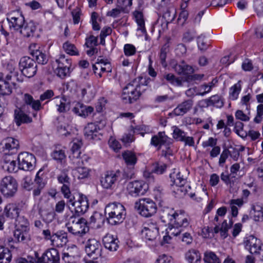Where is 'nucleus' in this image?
Segmentation results:
<instances>
[{"instance_id":"nucleus-31","label":"nucleus","mask_w":263,"mask_h":263,"mask_svg":"<svg viewBox=\"0 0 263 263\" xmlns=\"http://www.w3.org/2000/svg\"><path fill=\"white\" fill-rule=\"evenodd\" d=\"M4 213L8 218H16L20 213V209L14 203L8 204L4 209Z\"/></svg>"},{"instance_id":"nucleus-3","label":"nucleus","mask_w":263,"mask_h":263,"mask_svg":"<svg viewBox=\"0 0 263 263\" xmlns=\"http://www.w3.org/2000/svg\"><path fill=\"white\" fill-rule=\"evenodd\" d=\"M105 213L108 222L111 225L121 223L126 215L124 206L120 203L116 202L110 203L105 206Z\"/></svg>"},{"instance_id":"nucleus-6","label":"nucleus","mask_w":263,"mask_h":263,"mask_svg":"<svg viewBox=\"0 0 263 263\" xmlns=\"http://www.w3.org/2000/svg\"><path fill=\"white\" fill-rule=\"evenodd\" d=\"M69 199L67 202V205L70 209V205L74 208V212L76 215L80 216L84 214L89 208V203L87 197L82 194L79 195V198L77 200H74V197L71 195V196L68 198Z\"/></svg>"},{"instance_id":"nucleus-15","label":"nucleus","mask_w":263,"mask_h":263,"mask_svg":"<svg viewBox=\"0 0 263 263\" xmlns=\"http://www.w3.org/2000/svg\"><path fill=\"white\" fill-rule=\"evenodd\" d=\"M71 143L72 145L69 157L72 161V163L74 164L79 165L82 162V160L80 158L81 154L80 148L82 145V141L78 139H76Z\"/></svg>"},{"instance_id":"nucleus-11","label":"nucleus","mask_w":263,"mask_h":263,"mask_svg":"<svg viewBox=\"0 0 263 263\" xmlns=\"http://www.w3.org/2000/svg\"><path fill=\"white\" fill-rule=\"evenodd\" d=\"M18 168L24 171L32 170L35 162V158L28 152L20 153L17 157Z\"/></svg>"},{"instance_id":"nucleus-17","label":"nucleus","mask_w":263,"mask_h":263,"mask_svg":"<svg viewBox=\"0 0 263 263\" xmlns=\"http://www.w3.org/2000/svg\"><path fill=\"white\" fill-rule=\"evenodd\" d=\"M121 172L119 171H108L106 173L104 177L101 179L102 186L106 189L112 187L117 180L120 176Z\"/></svg>"},{"instance_id":"nucleus-36","label":"nucleus","mask_w":263,"mask_h":263,"mask_svg":"<svg viewBox=\"0 0 263 263\" xmlns=\"http://www.w3.org/2000/svg\"><path fill=\"white\" fill-rule=\"evenodd\" d=\"M23 101L27 105H30L35 111L39 110L42 108L40 100H34L30 95L25 93L23 97Z\"/></svg>"},{"instance_id":"nucleus-52","label":"nucleus","mask_w":263,"mask_h":263,"mask_svg":"<svg viewBox=\"0 0 263 263\" xmlns=\"http://www.w3.org/2000/svg\"><path fill=\"white\" fill-rule=\"evenodd\" d=\"M33 57L35 58L36 63L38 64L45 65L47 63L48 61L46 55L41 51H36Z\"/></svg>"},{"instance_id":"nucleus-54","label":"nucleus","mask_w":263,"mask_h":263,"mask_svg":"<svg viewBox=\"0 0 263 263\" xmlns=\"http://www.w3.org/2000/svg\"><path fill=\"white\" fill-rule=\"evenodd\" d=\"M186 9H181V11L178 18V22L181 25L184 24L188 18L189 13Z\"/></svg>"},{"instance_id":"nucleus-25","label":"nucleus","mask_w":263,"mask_h":263,"mask_svg":"<svg viewBox=\"0 0 263 263\" xmlns=\"http://www.w3.org/2000/svg\"><path fill=\"white\" fill-rule=\"evenodd\" d=\"M135 209L139 214L144 217H148V198H140L136 201L135 205Z\"/></svg>"},{"instance_id":"nucleus-33","label":"nucleus","mask_w":263,"mask_h":263,"mask_svg":"<svg viewBox=\"0 0 263 263\" xmlns=\"http://www.w3.org/2000/svg\"><path fill=\"white\" fill-rule=\"evenodd\" d=\"M251 214L253 215V218L255 221H261L263 220V206L256 203L252 206Z\"/></svg>"},{"instance_id":"nucleus-57","label":"nucleus","mask_w":263,"mask_h":263,"mask_svg":"<svg viewBox=\"0 0 263 263\" xmlns=\"http://www.w3.org/2000/svg\"><path fill=\"white\" fill-rule=\"evenodd\" d=\"M84 107L85 105L80 103H78L76 106L72 108V111L78 116L84 117Z\"/></svg>"},{"instance_id":"nucleus-40","label":"nucleus","mask_w":263,"mask_h":263,"mask_svg":"<svg viewBox=\"0 0 263 263\" xmlns=\"http://www.w3.org/2000/svg\"><path fill=\"white\" fill-rule=\"evenodd\" d=\"M122 157L125 163L128 166L135 165L137 159L135 154L130 151H126L122 153Z\"/></svg>"},{"instance_id":"nucleus-51","label":"nucleus","mask_w":263,"mask_h":263,"mask_svg":"<svg viewBox=\"0 0 263 263\" xmlns=\"http://www.w3.org/2000/svg\"><path fill=\"white\" fill-rule=\"evenodd\" d=\"M234 130L238 136L242 138H245L247 136V133L243 130V124L240 121L235 123Z\"/></svg>"},{"instance_id":"nucleus-64","label":"nucleus","mask_w":263,"mask_h":263,"mask_svg":"<svg viewBox=\"0 0 263 263\" xmlns=\"http://www.w3.org/2000/svg\"><path fill=\"white\" fill-rule=\"evenodd\" d=\"M235 118L242 121H248L250 120V117L241 110H238L235 112Z\"/></svg>"},{"instance_id":"nucleus-56","label":"nucleus","mask_w":263,"mask_h":263,"mask_svg":"<svg viewBox=\"0 0 263 263\" xmlns=\"http://www.w3.org/2000/svg\"><path fill=\"white\" fill-rule=\"evenodd\" d=\"M63 48L64 49L65 51L69 54H77V49L73 44H71L67 42L63 44Z\"/></svg>"},{"instance_id":"nucleus-22","label":"nucleus","mask_w":263,"mask_h":263,"mask_svg":"<svg viewBox=\"0 0 263 263\" xmlns=\"http://www.w3.org/2000/svg\"><path fill=\"white\" fill-rule=\"evenodd\" d=\"M103 242L106 249L111 251H115L117 250L119 246V240L112 235L107 234L103 238Z\"/></svg>"},{"instance_id":"nucleus-16","label":"nucleus","mask_w":263,"mask_h":263,"mask_svg":"<svg viewBox=\"0 0 263 263\" xmlns=\"http://www.w3.org/2000/svg\"><path fill=\"white\" fill-rule=\"evenodd\" d=\"M12 68L13 67H11L9 69L11 74H7L6 80L4 79L3 73H0V93L3 95H10L12 92V88L8 81L11 79L12 77H17L16 72L12 71Z\"/></svg>"},{"instance_id":"nucleus-10","label":"nucleus","mask_w":263,"mask_h":263,"mask_svg":"<svg viewBox=\"0 0 263 263\" xmlns=\"http://www.w3.org/2000/svg\"><path fill=\"white\" fill-rule=\"evenodd\" d=\"M34 254L35 257L37 258V263H60V254L56 249L50 248L46 250L41 257L36 252Z\"/></svg>"},{"instance_id":"nucleus-12","label":"nucleus","mask_w":263,"mask_h":263,"mask_svg":"<svg viewBox=\"0 0 263 263\" xmlns=\"http://www.w3.org/2000/svg\"><path fill=\"white\" fill-rule=\"evenodd\" d=\"M85 251L89 257L97 259L101 255V244L96 239H89L85 245Z\"/></svg>"},{"instance_id":"nucleus-63","label":"nucleus","mask_w":263,"mask_h":263,"mask_svg":"<svg viewBox=\"0 0 263 263\" xmlns=\"http://www.w3.org/2000/svg\"><path fill=\"white\" fill-rule=\"evenodd\" d=\"M153 172L159 174H162L166 170V166L164 164L155 163L153 165Z\"/></svg>"},{"instance_id":"nucleus-48","label":"nucleus","mask_w":263,"mask_h":263,"mask_svg":"<svg viewBox=\"0 0 263 263\" xmlns=\"http://www.w3.org/2000/svg\"><path fill=\"white\" fill-rule=\"evenodd\" d=\"M74 175L78 179H84L88 177L89 175V170L85 167H77L74 171Z\"/></svg>"},{"instance_id":"nucleus-18","label":"nucleus","mask_w":263,"mask_h":263,"mask_svg":"<svg viewBox=\"0 0 263 263\" xmlns=\"http://www.w3.org/2000/svg\"><path fill=\"white\" fill-rule=\"evenodd\" d=\"M58 180L59 183L63 184L61 187V192L66 198H69L71 196V192L70 190V179L68 177L67 171L64 170L58 177Z\"/></svg>"},{"instance_id":"nucleus-55","label":"nucleus","mask_w":263,"mask_h":263,"mask_svg":"<svg viewBox=\"0 0 263 263\" xmlns=\"http://www.w3.org/2000/svg\"><path fill=\"white\" fill-rule=\"evenodd\" d=\"M134 166L135 165H127L126 167L124 168L123 176L125 179H129L133 178L135 174Z\"/></svg>"},{"instance_id":"nucleus-1","label":"nucleus","mask_w":263,"mask_h":263,"mask_svg":"<svg viewBox=\"0 0 263 263\" xmlns=\"http://www.w3.org/2000/svg\"><path fill=\"white\" fill-rule=\"evenodd\" d=\"M166 218L168 227L166 229L165 235L163 236L161 245L167 247L171 243L172 236H176L189 227L190 219L184 210H175L166 208L164 210L162 218Z\"/></svg>"},{"instance_id":"nucleus-35","label":"nucleus","mask_w":263,"mask_h":263,"mask_svg":"<svg viewBox=\"0 0 263 263\" xmlns=\"http://www.w3.org/2000/svg\"><path fill=\"white\" fill-rule=\"evenodd\" d=\"M170 178L172 182V185H176L178 187H182L185 183V180L181 175L180 173L178 171H174L170 174Z\"/></svg>"},{"instance_id":"nucleus-59","label":"nucleus","mask_w":263,"mask_h":263,"mask_svg":"<svg viewBox=\"0 0 263 263\" xmlns=\"http://www.w3.org/2000/svg\"><path fill=\"white\" fill-rule=\"evenodd\" d=\"M32 183L33 182L31 177L29 176H26L23 179L22 185L24 189L27 190H30L31 188Z\"/></svg>"},{"instance_id":"nucleus-53","label":"nucleus","mask_w":263,"mask_h":263,"mask_svg":"<svg viewBox=\"0 0 263 263\" xmlns=\"http://www.w3.org/2000/svg\"><path fill=\"white\" fill-rule=\"evenodd\" d=\"M60 104H57L58 106V110L60 112H65L70 109V105L69 103H66L65 97H63L60 100Z\"/></svg>"},{"instance_id":"nucleus-38","label":"nucleus","mask_w":263,"mask_h":263,"mask_svg":"<svg viewBox=\"0 0 263 263\" xmlns=\"http://www.w3.org/2000/svg\"><path fill=\"white\" fill-rule=\"evenodd\" d=\"M14 237L17 242L28 241L30 240L29 230L16 228L14 232Z\"/></svg>"},{"instance_id":"nucleus-7","label":"nucleus","mask_w":263,"mask_h":263,"mask_svg":"<svg viewBox=\"0 0 263 263\" xmlns=\"http://www.w3.org/2000/svg\"><path fill=\"white\" fill-rule=\"evenodd\" d=\"M16 180L11 176L4 177L0 184V191L6 197L13 196L17 190Z\"/></svg>"},{"instance_id":"nucleus-24","label":"nucleus","mask_w":263,"mask_h":263,"mask_svg":"<svg viewBox=\"0 0 263 263\" xmlns=\"http://www.w3.org/2000/svg\"><path fill=\"white\" fill-rule=\"evenodd\" d=\"M184 258L187 263H199L201 260V254L198 250L191 249L186 252Z\"/></svg>"},{"instance_id":"nucleus-5","label":"nucleus","mask_w":263,"mask_h":263,"mask_svg":"<svg viewBox=\"0 0 263 263\" xmlns=\"http://www.w3.org/2000/svg\"><path fill=\"white\" fill-rule=\"evenodd\" d=\"M66 227L69 233L76 236H82L89 230L87 221L84 218H76L74 215L69 217Z\"/></svg>"},{"instance_id":"nucleus-58","label":"nucleus","mask_w":263,"mask_h":263,"mask_svg":"<svg viewBox=\"0 0 263 263\" xmlns=\"http://www.w3.org/2000/svg\"><path fill=\"white\" fill-rule=\"evenodd\" d=\"M35 62L29 57H24L20 61L19 66H33Z\"/></svg>"},{"instance_id":"nucleus-2","label":"nucleus","mask_w":263,"mask_h":263,"mask_svg":"<svg viewBox=\"0 0 263 263\" xmlns=\"http://www.w3.org/2000/svg\"><path fill=\"white\" fill-rule=\"evenodd\" d=\"M142 78H141L140 83L138 84L136 81L128 83L123 90L121 95V99L124 103H132L136 101L142 94V93L147 88V80L144 79L143 82H142Z\"/></svg>"},{"instance_id":"nucleus-50","label":"nucleus","mask_w":263,"mask_h":263,"mask_svg":"<svg viewBox=\"0 0 263 263\" xmlns=\"http://www.w3.org/2000/svg\"><path fill=\"white\" fill-rule=\"evenodd\" d=\"M21 73L26 77L31 78L34 76L37 71V67H23L20 69Z\"/></svg>"},{"instance_id":"nucleus-45","label":"nucleus","mask_w":263,"mask_h":263,"mask_svg":"<svg viewBox=\"0 0 263 263\" xmlns=\"http://www.w3.org/2000/svg\"><path fill=\"white\" fill-rule=\"evenodd\" d=\"M204 261L205 263H221L218 256L212 252H206L204 253Z\"/></svg>"},{"instance_id":"nucleus-47","label":"nucleus","mask_w":263,"mask_h":263,"mask_svg":"<svg viewBox=\"0 0 263 263\" xmlns=\"http://www.w3.org/2000/svg\"><path fill=\"white\" fill-rule=\"evenodd\" d=\"M54 72L58 77L64 78L69 75L70 72V67H57L54 69Z\"/></svg>"},{"instance_id":"nucleus-46","label":"nucleus","mask_w":263,"mask_h":263,"mask_svg":"<svg viewBox=\"0 0 263 263\" xmlns=\"http://www.w3.org/2000/svg\"><path fill=\"white\" fill-rule=\"evenodd\" d=\"M154 263H175L174 258L168 254H161L156 258Z\"/></svg>"},{"instance_id":"nucleus-28","label":"nucleus","mask_w":263,"mask_h":263,"mask_svg":"<svg viewBox=\"0 0 263 263\" xmlns=\"http://www.w3.org/2000/svg\"><path fill=\"white\" fill-rule=\"evenodd\" d=\"M213 86V83H210L208 84L202 85L199 87L198 88H190L188 89L186 91V93L187 95L189 96L190 95L191 93H192L194 91V94L195 95L203 96L211 91Z\"/></svg>"},{"instance_id":"nucleus-14","label":"nucleus","mask_w":263,"mask_h":263,"mask_svg":"<svg viewBox=\"0 0 263 263\" xmlns=\"http://www.w3.org/2000/svg\"><path fill=\"white\" fill-rule=\"evenodd\" d=\"M127 189L132 196H142L148 190V184L141 181H135L129 182Z\"/></svg>"},{"instance_id":"nucleus-60","label":"nucleus","mask_w":263,"mask_h":263,"mask_svg":"<svg viewBox=\"0 0 263 263\" xmlns=\"http://www.w3.org/2000/svg\"><path fill=\"white\" fill-rule=\"evenodd\" d=\"M136 48L132 44H127L124 45V52L126 55H133L136 53Z\"/></svg>"},{"instance_id":"nucleus-43","label":"nucleus","mask_w":263,"mask_h":263,"mask_svg":"<svg viewBox=\"0 0 263 263\" xmlns=\"http://www.w3.org/2000/svg\"><path fill=\"white\" fill-rule=\"evenodd\" d=\"M15 227L17 229L29 231L28 220L23 216H18L16 218L15 221Z\"/></svg>"},{"instance_id":"nucleus-37","label":"nucleus","mask_w":263,"mask_h":263,"mask_svg":"<svg viewBox=\"0 0 263 263\" xmlns=\"http://www.w3.org/2000/svg\"><path fill=\"white\" fill-rule=\"evenodd\" d=\"M1 144L4 145L3 148L9 151L17 149L19 146L18 141L12 137H7L4 139Z\"/></svg>"},{"instance_id":"nucleus-13","label":"nucleus","mask_w":263,"mask_h":263,"mask_svg":"<svg viewBox=\"0 0 263 263\" xmlns=\"http://www.w3.org/2000/svg\"><path fill=\"white\" fill-rule=\"evenodd\" d=\"M7 20L10 28L18 32H20L26 22L24 16L18 12L10 13Z\"/></svg>"},{"instance_id":"nucleus-34","label":"nucleus","mask_w":263,"mask_h":263,"mask_svg":"<svg viewBox=\"0 0 263 263\" xmlns=\"http://www.w3.org/2000/svg\"><path fill=\"white\" fill-rule=\"evenodd\" d=\"M159 219L155 216L154 218L149 219V232L151 231L152 234L149 235V240L156 238L159 233V229L157 226Z\"/></svg>"},{"instance_id":"nucleus-32","label":"nucleus","mask_w":263,"mask_h":263,"mask_svg":"<svg viewBox=\"0 0 263 263\" xmlns=\"http://www.w3.org/2000/svg\"><path fill=\"white\" fill-rule=\"evenodd\" d=\"M245 201L242 198L231 199L230 202L231 214L233 217H236L238 214V208H241Z\"/></svg>"},{"instance_id":"nucleus-27","label":"nucleus","mask_w":263,"mask_h":263,"mask_svg":"<svg viewBox=\"0 0 263 263\" xmlns=\"http://www.w3.org/2000/svg\"><path fill=\"white\" fill-rule=\"evenodd\" d=\"M193 106V102L187 100L182 102L173 110V114L176 116H182L190 110Z\"/></svg>"},{"instance_id":"nucleus-4","label":"nucleus","mask_w":263,"mask_h":263,"mask_svg":"<svg viewBox=\"0 0 263 263\" xmlns=\"http://www.w3.org/2000/svg\"><path fill=\"white\" fill-rule=\"evenodd\" d=\"M175 70L178 71L179 74L181 76L180 78H176L172 74H167L165 76L166 79L172 84L176 86H180L183 81H187L190 79H200L202 76L194 74L191 75L192 73V67H175Z\"/></svg>"},{"instance_id":"nucleus-42","label":"nucleus","mask_w":263,"mask_h":263,"mask_svg":"<svg viewBox=\"0 0 263 263\" xmlns=\"http://www.w3.org/2000/svg\"><path fill=\"white\" fill-rule=\"evenodd\" d=\"M241 89V81H239L236 84L233 85L230 89L229 97L232 100H236Z\"/></svg>"},{"instance_id":"nucleus-49","label":"nucleus","mask_w":263,"mask_h":263,"mask_svg":"<svg viewBox=\"0 0 263 263\" xmlns=\"http://www.w3.org/2000/svg\"><path fill=\"white\" fill-rule=\"evenodd\" d=\"M208 105H213L217 108H220L223 106V102L218 95H214L210 97L208 100Z\"/></svg>"},{"instance_id":"nucleus-30","label":"nucleus","mask_w":263,"mask_h":263,"mask_svg":"<svg viewBox=\"0 0 263 263\" xmlns=\"http://www.w3.org/2000/svg\"><path fill=\"white\" fill-rule=\"evenodd\" d=\"M51 157L53 160L56 161L58 163L61 164L64 163L66 158L65 148L55 147V149L51 154Z\"/></svg>"},{"instance_id":"nucleus-29","label":"nucleus","mask_w":263,"mask_h":263,"mask_svg":"<svg viewBox=\"0 0 263 263\" xmlns=\"http://www.w3.org/2000/svg\"><path fill=\"white\" fill-rule=\"evenodd\" d=\"M104 220L105 218L101 213L95 212L90 216L89 221L87 222V224L99 228L104 224Z\"/></svg>"},{"instance_id":"nucleus-20","label":"nucleus","mask_w":263,"mask_h":263,"mask_svg":"<svg viewBox=\"0 0 263 263\" xmlns=\"http://www.w3.org/2000/svg\"><path fill=\"white\" fill-rule=\"evenodd\" d=\"M100 128L93 123H89L84 128V135L89 140L100 139Z\"/></svg>"},{"instance_id":"nucleus-19","label":"nucleus","mask_w":263,"mask_h":263,"mask_svg":"<svg viewBox=\"0 0 263 263\" xmlns=\"http://www.w3.org/2000/svg\"><path fill=\"white\" fill-rule=\"evenodd\" d=\"M68 241L67 233L64 231L53 233L51 245L54 247H62Z\"/></svg>"},{"instance_id":"nucleus-39","label":"nucleus","mask_w":263,"mask_h":263,"mask_svg":"<svg viewBox=\"0 0 263 263\" xmlns=\"http://www.w3.org/2000/svg\"><path fill=\"white\" fill-rule=\"evenodd\" d=\"M15 120L16 124L20 126L22 123H28L32 121V119L22 110H15Z\"/></svg>"},{"instance_id":"nucleus-8","label":"nucleus","mask_w":263,"mask_h":263,"mask_svg":"<svg viewBox=\"0 0 263 263\" xmlns=\"http://www.w3.org/2000/svg\"><path fill=\"white\" fill-rule=\"evenodd\" d=\"M171 138L166 136L164 133L160 132L157 135L152 137L151 144L155 146H158L159 148L165 147L166 150L162 149V152L165 156L172 155V151L171 149L170 145L172 143Z\"/></svg>"},{"instance_id":"nucleus-26","label":"nucleus","mask_w":263,"mask_h":263,"mask_svg":"<svg viewBox=\"0 0 263 263\" xmlns=\"http://www.w3.org/2000/svg\"><path fill=\"white\" fill-rule=\"evenodd\" d=\"M36 29L34 22L30 21L25 23L19 32L24 37H30L34 35Z\"/></svg>"},{"instance_id":"nucleus-23","label":"nucleus","mask_w":263,"mask_h":263,"mask_svg":"<svg viewBox=\"0 0 263 263\" xmlns=\"http://www.w3.org/2000/svg\"><path fill=\"white\" fill-rule=\"evenodd\" d=\"M3 168L9 173H15L19 170L16 161L12 159L10 155H6L3 159Z\"/></svg>"},{"instance_id":"nucleus-61","label":"nucleus","mask_w":263,"mask_h":263,"mask_svg":"<svg viewBox=\"0 0 263 263\" xmlns=\"http://www.w3.org/2000/svg\"><path fill=\"white\" fill-rule=\"evenodd\" d=\"M200 235L204 238H208L211 237L213 235V232L212 229H210L208 227H204L201 230L199 233Z\"/></svg>"},{"instance_id":"nucleus-21","label":"nucleus","mask_w":263,"mask_h":263,"mask_svg":"<svg viewBox=\"0 0 263 263\" xmlns=\"http://www.w3.org/2000/svg\"><path fill=\"white\" fill-rule=\"evenodd\" d=\"M135 21L138 25L137 31L139 33V36L145 35V40H147V35L146 33V29L145 26V22L143 19V14L139 11H135L134 13Z\"/></svg>"},{"instance_id":"nucleus-9","label":"nucleus","mask_w":263,"mask_h":263,"mask_svg":"<svg viewBox=\"0 0 263 263\" xmlns=\"http://www.w3.org/2000/svg\"><path fill=\"white\" fill-rule=\"evenodd\" d=\"M262 241L253 235L246 236L243 239V245L246 250L252 254L257 255L262 246Z\"/></svg>"},{"instance_id":"nucleus-62","label":"nucleus","mask_w":263,"mask_h":263,"mask_svg":"<svg viewBox=\"0 0 263 263\" xmlns=\"http://www.w3.org/2000/svg\"><path fill=\"white\" fill-rule=\"evenodd\" d=\"M124 8L122 7L120 8H116L112 9L111 10L107 12L106 15L108 16H110L114 18L117 17L119 16L120 14L122 11H123Z\"/></svg>"},{"instance_id":"nucleus-41","label":"nucleus","mask_w":263,"mask_h":263,"mask_svg":"<svg viewBox=\"0 0 263 263\" xmlns=\"http://www.w3.org/2000/svg\"><path fill=\"white\" fill-rule=\"evenodd\" d=\"M11 259L10 251L8 248L0 246V263H10Z\"/></svg>"},{"instance_id":"nucleus-44","label":"nucleus","mask_w":263,"mask_h":263,"mask_svg":"<svg viewBox=\"0 0 263 263\" xmlns=\"http://www.w3.org/2000/svg\"><path fill=\"white\" fill-rule=\"evenodd\" d=\"M172 128L173 130V137L174 139L177 141L181 142L184 140V138L186 135L184 131L176 126H173Z\"/></svg>"}]
</instances>
